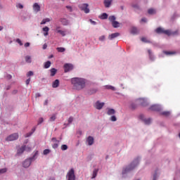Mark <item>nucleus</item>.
Masks as SVG:
<instances>
[{"label": "nucleus", "instance_id": "f03ea898", "mask_svg": "<svg viewBox=\"0 0 180 180\" xmlns=\"http://www.w3.org/2000/svg\"><path fill=\"white\" fill-rule=\"evenodd\" d=\"M139 164V160H135L129 166L126 167L125 169H123L122 174H127L129 171H131V169H134L136 167H137V165Z\"/></svg>", "mask_w": 180, "mask_h": 180}, {"label": "nucleus", "instance_id": "0e129e2a", "mask_svg": "<svg viewBox=\"0 0 180 180\" xmlns=\"http://www.w3.org/2000/svg\"><path fill=\"white\" fill-rule=\"evenodd\" d=\"M40 96H41V95H40L39 93H37V94H36V98H39V97H40Z\"/></svg>", "mask_w": 180, "mask_h": 180}, {"label": "nucleus", "instance_id": "cd10ccee", "mask_svg": "<svg viewBox=\"0 0 180 180\" xmlns=\"http://www.w3.org/2000/svg\"><path fill=\"white\" fill-rule=\"evenodd\" d=\"M99 171V169H95L94 171H93V175H92V179H94V178H96V176L98 175V172Z\"/></svg>", "mask_w": 180, "mask_h": 180}, {"label": "nucleus", "instance_id": "9b49d317", "mask_svg": "<svg viewBox=\"0 0 180 180\" xmlns=\"http://www.w3.org/2000/svg\"><path fill=\"white\" fill-rule=\"evenodd\" d=\"M103 106H105V103H101L100 101H97L95 103L94 108H96V109H98V110H101V109H102Z\"/></svg>", "mask_w": 180, "mask_h": 180}, {"label": "nucleus", "instance_id": "09e8293b", "mask_svg": "<svg viewBox=\"0 0 180 180\" xmlns=\"http://www.w3.org/2000/svg\"><path fill=\"white\" fill-rule=\"evenodd\" d=\"M67 9L70 11V12H72V7L68 6H66Z\"/></svg>", "mask_w": 180, "mask_h": 180}, {"label": "nucleus", "instance_id": "c85d7f7f", "mask_svg": "<svg viewBox=\"0 0 180 180\" xmlns=\"http://www.w3.org/2000/svg\"><path fill=\"white\" fill-rule=\"evenodd\" d=\"M25 61L26 63H28L29 64H30V63H32V57L30 56H25Z\"/></svg>", "mask_w": 180, "mask_h": 180}, {"label": "nucleus", "instance_id": "603ef678", "mask_svg": "<svg viewBox=\"0 0 180 180\" xmlns=\"http://www.w3.org/2000/svg\"><path fill=\"white\" fill-rule=\"evenodd\" d=\"M27 77H32V75H33V72L30 71L27 74Z\"/></svg>", "mask_w": 180, "mask_h": 180}, {"label": "nucleus", "instance_id": "69168bd1", "mask_svg": "<svg viewBox=\"0 0 180 180\" xmlns=\"http://www.w3.org/2000/svg\"><path fill=\"white\" fill-rule=\"evenodd\" d=\"M37 151L35 153V154L34 155V156H33V158H34V157H36V155H37Z\"/></svg>", "mask_w": 180, "mask_h": 180}, {"label": "nucleus", "instance_id": "0eeeda50", "mask_svg": "<svg viewBox=\"0 0 180 180\" xmlns=\"http://www.w3.org/2000/svg\"><path fill=\"white\" fill-rule=\"evenodd\" d=\"M88 6H89L88 4H83L79 5V9H81V11H84V13H89V9L88 8Z\"/></svg>", "mask_w": 180, "mask_h": 180}, {"label": "nucleus", "instance_id": "4be33fe9", "mask_svg": "<svg viewBox=\"0 0 180 180\" xmlns=\"http://www.w3.org/2000/svg\"><path fill=\"white\" fill-rule=\"evenodd\" d=\"M86 141H87L89 146H92V144H94V137L89 136L86 139Z\"/></svg>", "mask_w": 180, "mask_h": 180}, {"label": "nucleus", "instance_id": "864d4df0", "mask_svg": "<svg viewBox=\"0 0 180 180\" xmlns=\"http://www.w3.org/2000/svg\"><path fill=\"white\" fill-rule=\"evenodd\" d=\"M141 22H143L144 23H146L147 22V18H143L141 20Z\"/></svg>", "mask_w": 180, "mask_h": 180}, {"label": "nucleus", "instance_id": "a211bd4d", "mask_svg": "<svg viewBox=\"0 0 180 180\" xmlns=\"http://www.w3.org/2000/svg\"><path fill=\"white\" fill-rule=\"evenodd\" d=\"M107 115H108V116H112V115H115V113H116V110L113 108H107Z\"/></svg>", "mask_w": 180, "mask_h": 180}, {"label": "nucleus", "instance_id": "58836bf2", "mask_svg": "<svg viewBox=\"0 0 180 180\" xmlns=\"http://www.w3.org/2000/svg\"><path fill=\"white\" fill-rule=\"evenodd\" d=\"M141 40V41H143V43H150V41L146 37H142Z\"/></svg>", "mask_w": 180, "mask_h": 180}, {"label": "nucleus", "instance_id": "6e6d98bb", "mask_svg": "<svg viewBox=\"0 0 180 180\" xmlns=\"http://www.w3.org/2000/svg\"><path fill=\"white\" fill-rule=\"evenodd\" d=\"M25 82L26 85H29V84H30V78L27 79Z\"/></svg>", "mask_w": 180, "mask_h": 180}, {"label": "nucleus", "instance_id": "bb28decb", "mask_svg": "<svg viewBox=\"0 0 180 180\" xmlns=\"http://www.w3.org/2000/svg\"><path fill=\"white\" fill-rule=\"evenodd\" d=\"M148 53L149 54L150 60H151L152 61H154V56H153V52L151 51V50L150 49L148 50Z\"/></svg>", "mask_w": 180, "mask_h": 180}, {"label": "nucleus", "instance_id": "393cba45", "mask_svg": "<svg viewBox=\"0 0 180 180\" xmlns=\"http://www.w3.org/2000/svg\"><path fill=\"white\" fill-rule=\"evenodd\" d=\"M139 102L142 106H147V101L146 99L141 98L139 99Z\"/></svg>", "mask_w": 180, "mask_h": 180}, {"label": "nucleus", "instance_id": "c756f323", "mask_svg": "<svg viewBox=\"0 0 180 180\" xmlns=\"http://www.w3.org/2000/svg\"><path fill=\"white\" fill-rule=\"evenodd\" d=\"M51 65V62H50V60H48L44 63V68H50Z\"/></svg>", "mask_w": 180, "mask_h": 180}, {"label": "nucleus", "instance_id": "49530a36", "mask_svg": "<svg viewBox=\"0 0 180 180\" xmlns=\"http://www.w3.org/2000/svg\"><path fill=\"white\" fill-rule=\"evenodd\" d=\"M100 41H103L105 40V35H103L98 38Z\"/></svg>", "mask_w": 180, "mask_h": 180}, {"label": "nucleus", "instance_id": "1a4fd4ad", "mask_svg": "<svg viewBox=\"0 0 180 180\" xmlns=\"http://www.w3.org/2000/svg\"><path fill=\"white\" fill-rule=\"evenodd\" d=\"M63 68L65 72H69V71H71L74 67L70 63H65L63 66Z\"/></svg>", "mask_w": 180, "mask_h": 180}, {"label": "nucleus", "instance_id": "412c9836", "mask_svg": "<svg viewBox=\"0 0 180 180\" xmlns=\"http://www.w3.org/2000/svg\"><path fill=\"white\" fill-rule=\"evenodd\" d=\"M59 85H60V80L58 79H56L52 84L53 88H58Z\"/></svg>", "mask_w": 180, "mask_h": 180}, {"label": "nucleus", "instance_id": "9d476101", "mask_svg": "<svg viewBox=\"0 0 180 180\" xmlns=\"http://www.w3.org/2000/svg\"><path fill=\"white\" fill-rule=\"evenodd\" d=\"M150 110H153L155 112H160L161 110V106L160 105H153L152 106L150 107Z\"/></svg>", "mask_w": 180, "mask_h": 180}, {"label": "nucleus", "instance_id": "8fccbe9b", "mask_svg": "<svg viewBox=\"0 0 180 180\" xmlns=\"http://www.w3.org/2000/svg\"><path fill=\"white\" fill-rule=\"evenodd\" d=\"M32 150V148L31 147H29V146H25V151H30Z\"/></svg>", "mask_w": 180, "mask_h": 180}, {"label": "nucleus", "instance_id": "c03bdc74", "mask_svg": "<svg viewBox=\"0 0 180 180\" xmlns=\"http://www.w3.org/2000/svg\"><path fill=\"white\" fill-rule=\"evenodd\" d=\"M5 172H6V168H4L0 169V174H5Z\"/></svg>", "mask_w": 180, "mask_h": 180}, {"label": "nucleus", "instance_id": "4c0bfd02", "mask_svg": "<svg viewBox=\"0 0 180 180\" xmlns=\"http://www.w3.org/2000/svg\"><path fill=\"white\" fill-rule=\"evenodd\" d=\"M44 155H47V154H50V149H45L43 152Z\"/></svg>", "mask_w": 180, "mask_h": 180}, {"label": "nucleus", "instance_id": "052dcab7", "mask_svg": "<svg viewBox=\"0 0 180 180\" xmlns=\"http://www.w3.org/2000/svg\"><path fill=\"white\" fill-rule=\"evenodd\" d=\"M43 49H44V50H46V49H47V44H44V46H43Z\"/></svg>", "mask_w": 180, "mask_h": 180}, {"label": "nucleus", "instance_id": "774afa93", "mask_svg": "<svg viewBox=\"0 0 180 180\" xmlns=\"http://www.w3.org/2000/svg\"><path fill=\"white\" fill-rule=\"evenodd\" d=\"M4 30V27L0 26V32H1V30Z\"/></svg>", "mask_w": 180, "mask_h": 180}, {"label": "nucleus", "instance_id": "5701e85b", "mask_svg": "<svg viewBox=\"0 0 180 180\" xmlns=\"http://www.w3.org/2000/svg\"><path fill=\"white\" fill-rule=\"evenodd\" d=\"M140 117L144 122L145 124H150V123H151V119H150V118L143 119V115H141Z\"/></svg>", "mask_w": 180, "mask_h": 180}, {"label": "nucleus", "instance_id": "a18cd8bd", "mask_svg": "<svg viewBox=\"0 0 180 180\" xmlns=\"http://www.w3.org/2000/svg\"><path fill=\"white\" fill-rule=\"evenodd\" d=\"M73 120H74V118H73L72 117H70L69 119H68V123H69V124H70V123H72Z\"/></svg>", "mask_w": 180, "mask_h": 180}, {"label": "nucleus", "instance_id": "6ab92c4d", "mask_svg": "<svg viewBox=\"0 0 180 180\" xmlns=\"http://www.w3.org/2000/svg\"><path fill=\"white\" fill-rule=\"evenodd\" d=\"M130 33L131 34H139V30L137 29V27H132L131 28Z\"/></svg>", "mask_w": 180, "mask_h": 180}, {"label": "nucleus", "instance_id": "338daca9", "mask_svg": "<svg viewBox=\"0 0 180 180\" xmlns=\"http://www.w3.org/2000/svg\"><path fill=\"white\" fill-rule=\"evenodd\" d=\"M8 79H11V78H12V76L11 75H8Z\"/></svg>", "mask_w": 180, "mask_h": 180}, {"label": "nucleus", "instance_id": "5fc2aeb1", "mask_svg": "<svg viewBox=\"0 0 180 180\" xmlns=\"http://www.w3.org/2000/svg\"><path fill=\"white\" fill-rule=\"evenodd\" d=\"M60 29H61V27H60V26H56V32H58V31H60Z\"/></svg>", "mask_w": 180, "mask_h": 180}, {"label": "nucleus", "instance_id": "e433bc0d", "mask_svg": "<svg viewBox=\"0 0 180 180\" xmlns=\"http://www.w3.org/2000/svg\"><path fill=\"white\" fill-rule=\"evenodd\" d=\"M60 148L63 151H65V150H68V146L67 145H62Z\"/></svg>", "mask_w": 180, "mask_h": 180}, {"label": "nucleus", "instance_id": "6e6552de", "mask_svg": "<svg viewBox=\"0 0 180 180\" xmlns=\"http://www.w3.org/2000/svg\"><path fill=\"white\" fill-rule=\"evenodd\" d=\"M32 160H33V158L25 160L22 163V167H24V168H29L32 164Z\"/></svg>", "mask_w": 180, "mask_h": 180}, {"label": "nucleus", "instance_id": "4468645a", "mask_svg": "<svg viewBox=\"0 0 180 180\" xmlns=\"http://www.w3.org/2000/svg\"><path fill=\"white\" fill-rule=\"evenodd\" d=\"M52 141L54 143L52 146L53 148H58L60 141L57 140L56 138H53Z\"/></svg>", "mask_w": 180, "mask_h": 180}, {"label": "nucleus", "instance_id": "3c124183", "mask_svg": "<svg viewBox=\"0 0 180 180\" xmlns=\"http://www.w3.org/2000/svg\"><path fill=\"white\" fill-rule=\"evenodd\" d=\"M43 122H44V120L42 117H41V118H39L38 123H39V124H41V123H43Z\"/></svg>", "mask_w": 180, "mask_h": 180}, {"label": "nucleus", "instance_id": "7ed1b4c3", "mask_svg": "<svg viewBox=\"0 0 180 180\" xmlns=\"http://www.w3.org/2000/svg\"><path fill=\"white\" fill-rule=\"evenodd\" d=\"M156 33H158V34H167V36H171V34H172V32H171L170 30H164L162 27H158L155 30Z\"/></svg>", "mask_w": 180, "mask_h": 180}, {"label": "nucleus", "instance_id": "680f3d73", "mask_svg": "<svg viewBox=\"0 0 180 180\" xmlns=\"http://www.w3.org/2000/svg\"><path fill=\"white\" fill-rule=\"evenodd\" d=\"M49 103V100H46L44 103V105H48Z\"/></svg>", "mask_w": 180, "mask_h": 180}, {"label": "nucleus", "instance_id": "f3484780", "mask_svg": "<svg viewBox=\"0 0 180 180\" xmlns=\"http://www.w3.org/2000/svg\"><path fill=\"white\" fill-rule=\"evenodd\" d=\"M119 36H120V33L115 32L109 35V39L110 40H113V39H116V37H119Z\"/></svg>", "mask_w": 180, "mask_h": 180}, {"label": "nucleus", "instance_id": "ddd939ff", "mask_svg": "<svg viewBox=\"0 0 180 180\" xmlns=\"http://www.w3.org/2000/svg\"><path fill=\"white\" fill-rule=\"evenodd\" d=\"M33 11L37 13V12H40V5L37 3H34L32 6Z\"/></svg>", "mask_w": 180, "mask_h": 180}, {"label": "nucleus", "instance_id": "c9c22d12", "mask_svg": "<svg viewBox=\"0 0 180 180\" xmlns=\"http://www.w3.org/2000/svg\"><path fill=\"white\" fill-rule=\"evenodd\" d=\"M148 13L149 15H154V13H155V10L150 8L148 11Z\"/></svg>", "mask_w": 180, "mask_h": 180}, {"label": "nucleus", "instance_id": "7c9ffc66", "mask_svg": "<svg viewBox=\"0 0 180 180\" xmlns=\"http://www.w3.org/2000/svg\"><path fill=\"white\" fill-rule=\"evenodd\" d=\"M99 18L102 20L108 19V14L106 13H103Z\"/></svg>", "mask_w": 180, "mask_h": 180}, {"label": "nucleus", "instance_id": "13d9d810", "mask_svg": "<svg viewBox=\"0 0 180 180\" xmlns=\"http://www.w3.org/2000/svg\"><path fill=\"white\" fill-rule=\"evenodd\" d=\"M24 46H25V47H29L30 46V43L27 42V43L25 44Z\"/></svg>", "mask_w": 180, "mask_h": 180}, {"label": "nucleus", "instance_id": "423d86ee", "mask_svg": "<svg viewBox=\"0 0 180 180\" xmlns=\"http://www.w3.org/2000/svg\"><path fill=\"white\" fill-rule=\"evenodd\" d=\"M19 139V134L18 133H14L7 136L6 139V141H15V140H18Z\"/></svg>", "mask_w": 180, "mask_h": 180}, {"label": "nucleus", "instance_id": "dca6fc26", "mask_svg": "<svg viewBox=\"0 0 180 180\" xmlns=\"http://www.w3.org/2000/svg\"><path fill=\"white\" fill-rule=\"evenodd\" d=\"M26 150V146H22L21 148H20L17 150L18 155H20L21 154H23L24 151Z\"/></svg>", "mask_w": 180, "mask_h": 180}, {"label": "nucleus", "instance_id": "b1692460", "mask_svg": "<svg viewBox=\"0 0 180 180\" xmlns=\"http://www.w3.org/2000/svg\"><path fill=\"white\" fill-rule=\"evenodd\" d=\"M164 54H166V56H172L173 54H176V51H163Z\"/></svg>", "mask_w": 180, "mask_h": 180}, {"label": "nucleus", "instance_id": "37998d69", "mask_svg": "<svg viewBox=\"0 0 180 180\" xmlns=\"http://www.w3.org/2000/svg\"><path fill=\"white\" fill-rule=\"evenodd\" d=\"M16 42L18 43V44H20V46H23V43H22V41H20V39H17Z\"/></svg>", "mask_w": 180, "mask_h": 180}, {"label": "nucleus", "instance_id": "39448f33", "mask_svg": "<svg viewBox=\"0 0 180 180\" xmlns=\"http://www.w3.org/2000/svg\"><path fill=\"white\" fill-rule=\"evenodd\" d=\"M66 178H68V180H75V171L74 169H71L68 172Z\"/></svg>", "mask_w": 180, "mask_h": 180}, {"label": "nucleus", "instance_id": "20e7f679", "mask_svg": "<svg viewBox=\"0 0 180 180\" xmlns=\"http://www.w3.org/2000/svg\"><path fill=\"white\" fill-rule=\"evenodd\" d=\"M110 22H111L112 27L115 28L119 27L120 26V23L119 22L116 21V17L115 15H110L108 18Z\"/></svg>", "mask_w": 180, "mask_h": 180}, {"label": "nucleus", "instance_id": "aec40b11", "mask_svg": "<svg viewBox=\"0 0 180 180\" xmlns=\"http://www.w3.org/2000/svg\"><path fill=\"white\" fill-rule=\"evenodd\" d=\"M50 30V28L49 27H44L42 28V31L44 32V36H49V32Z\"/></svg>", "mask_w": 180, "mask_h": 180}, {"label": "nucleus", "instance_id": "e2e57ef3", "mask_svg": "<svg viewBox=\"0 0 180 180\" xmlns=\"http://www.w3.org/2000/svg\"><path fill=\"white\" fill-rule=\"evenodd\" d=\"M157 179V174H155L153 176V180Z\"/></svg>", "mask_w": 180, "mask_h": 180}, {"label": "nucleus", "instance_id": "f8f14e48", "mask_svg": "<svg viewBox=\"0 0 180 180\" xmlns=\"http://www.w3.org/2000/svg\"><path fill=\"white\" fill-rule=\"evenodd\" d=\"M59 20L63 26H68L70 25V20L66 18H60Z\"/></svg>", "mask_w": 180, "mask_h": 180}, {"label": "nucleus", "instance_id": "4d7b16f0", "mask_svg": "<svg viewBox=\"0 0 180 180\" xmlns=\"http://www.w3.org/2000/svg\"><path fill=\"white\" fill-rule=\"evenodd\" d=\"M90 22L91 23V25H96V22L92 20V19H90Z\"/></svg>", "mask_w": 180, "mask_h": 180}, {"label": "nucleus", "instance_id": "a878e982", "mask_svg": "<svg viewBox=\"0 0 180 180\" xmlns=\"http://www.w3.org/2000/svg\"><path fill=\"white\" fill-rule=\"evenodd\" d=\"M50 71H51V77H54V75L57 74V69L56 68H51Z\"/></svg>", "mask_w": 180, "mask_h": 180}, {"label": "nucleus", "instance_id": "bf43d9fd", "mask_svg": "<svg viewBox=\"0 0 180 180\" xmlns=\"http://www.w3.org/2000/svg\"><path fill=\"white\" fill-rule=\"evenodd\" d=\"M32 134H33L32 132L29 133V134H27L25 135V137H30V136H31Z\"/></svg>", "mask_w": 180, "mask_h": 180}, {"label": "nucleus", "instance_id": "f257e3e1", "mask_svg": "<svg viewBox=\"0 0 180 180\" xmlns=\"http://www.w3.org/2000/svg\"><path fill=\"white\" fill-rule=\"evenodd\" d=\"M72 85H73L74 89L77 91H81L85 88L86 80L81 77H73L71 79Z\"/></svg>", "mask_w": 180, "mask_h": 180}, {"label": "nucleus", "instance_id": "79ce46f5", "mask_svg": "<svg viewBox=\"0 0 180 180\" xmlns=\"http://www.w3.org/2000/svg\"><path fill=\"white\" fill-rule=\"evenodd\" d=\"M162 115H163V116H169V112L165 111V112H162Z\"/></svg>", "mask_w": 180, "mask_h": 180}, {"label": "nucleus", "instance_id": "a19ab883", "mask_svg": "<svg viewBox=\"0 0 180 180\" xmlns=\"http://www.w3.org/2000/svg\"><path fill=\"white\" fill-rule=\"evenodd\" d=\"M50 122H54V120H56V115H52L50 118H49Z\"/></svg>", "mask_w": 180, "mask_h": 180}, {"label": "nucleus", "instance_id": "de8ad7c7", "mask_svg": "<svg viewBox=\"0 0 180 180\" xmlns=\"http://www.w3.org/2000/svg\"><path fill=\"white\" fill-rule=\"evenodd\" d=\"M17 8H19V9H23V5H22L21 4H18L17 5Z\"/></svg>", "mask_w": 180, "mask_h": 180}, {"label": "nucleus", "instance_id": "f704fd0d", "mask_svg": "<svg viewBox=\"0 0 180 180\" xmlns=\"http://www.w3.org/2000/svg\"><path fill=\"white\" fill-rule=\"evenodd\" d=\"M57 33H59V34H61V36H63V37H64L65 36V31H63L61 30H60L59 31H58Z\"/></svg>", "mask_w": 180, "mask_h": 180}, {"label": "nucleus", "instance_id": "473e14b6", "mask_svg": "<svg viewBox=\"0 0 180 180\" xmlns=\"http://www.w3.org/2000/svg\"><path fill=\"white\" fill-rule=\"evenodd\" d=\"M106 89H111V91H116V88L112 86L107 85L105 86Z\"/></svg>", "mask_w": 180, "mask_h": 180}, {"label": "nucleus", "instance_id": "72a5a7b5", "mask_svg": "<svg viewBox=\"0 0 180 180\" xmlns=\"http://www.w3.org/2000/svg\"><path fill=\"white\" fill-rule=\"evenodd\" d=\"M57 50L58 53H64V51H65V49L63 47H58L57 48Z\"/></svg>", "mask_w": 180, "mask_h": 180}, {"label": "nucleus", "instance_id": "2eb2a0df", "mask_svg": "<svg viewBox=\"0 0 180 180\" xmlns=\"http://www.w3.org/2000/svg\"><path fill=\"white\" fill-rule=\"evenodd\" d=\"M113 0H104L103 4L105 8H110Z\"/></svg>", "mask_w": 180, "mask_h": 180}, {"label": "nucleus", "instance_id": "2f4dec72", "mask_svg": "<svg viewBox=\"0 0 180 180\" xmlns=\"http://www.w3.org/2000/svg\"><path fill=\"white\" fill-rule=\"evenodd\" d=\"M50 18H45L41 22V25H46L47 22H50Z\"/></svg>", "mask_w": 180, "mask_h": 180}, {"label": "nucleus", "instance_id": "ea45409f", "mask_svg": "<svg viewBox=\"0 0 180 180\" xmlns=\"http://www.w3.org/2000/svg\"><path fill=\"white\" fill-rule=\"evenodd\" d=\"M110 120H111V122H116V120H117V118H116V116L112 115L110 117Z\"/></svg>", "mask_w": 180, "mask_h": 180}]
</instances>
